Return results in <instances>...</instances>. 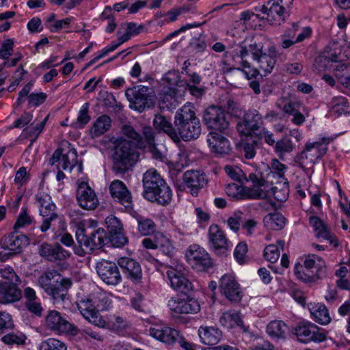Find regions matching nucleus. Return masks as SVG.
<instances>
[{
	"instance_id": "obj_1",
	"label": "nucleus",
	"mask_w": 350,
	"mask_h": 350,
	"mask_svg": "<svg viewBox=\"0 0 350 350\" xmlns=\"http://www.w3.org/2000/svg\"><path fill=\"white\" fill-rule=\"evenodd\" d=\"M142 181L143 196L146 200L161 206H167L172 202V191L156 170H148Z\"/></svg>"
},
{
	"instance_id": "obj_2",
	"label": "nucleus",
	"mask_w": 350,
	"mask_h": 350,
	"mask_svg": "<svg viewBox=\"0 0 350 350\" xmlns=\"http://www.w3.org/2000/svg\"><path fill=\"white\" fill-rule=\"evenodd\" d=\"M194 106L187 103L179 109L174 118L175 132L178 138L184 142L198 139L202 131L201 123L196 116Z\"/></svg>"
},
{
	"instance_id": "obj_3",
	"label": "nucleus",
	"mask_w": 350,
	"mask_h": 350,
	"mask_svg": "<svg viewBox=\"0 0 350 350\" xmlns=\"http://www.w3.org/2000/svg\"><path fill=\"white\" fill-rule=\"evenodd\" d=\"M112 148V170L115 174H124L136 162L138 154L132 142L122 137L111 139Z\"/></svg>"
},
{
	"instance_id": "obj_4",
	"label": "nucleus",
	"mask_w": 350,
	"mask_h": 350,
	"mask_svg": "<svg viewBox=\"0 0 350 350\" xmlns=\"http://www.w3.org/2000/svg\"><path fill=\"white\" fill-rule=\"evenodd\" d=\"M327 267L325 261L315 254L308 255L304 265L297 264L295 274L305 283H312L326 276Z\"/></svg>"
},
{
	"instance_id": "obj_5",
	"label": "nucleus",
	"mask_w": 350,
	"mask_h": 350,
	"mask_svg": "<svg viewBox=\"0 0 350 350\" xmlns=\"http://www.w3.org/2000/svg\"><path fill=\"white\" fill-rule=\"evenodd\" d=\"M263 44L260 42H254L248 46H241L240 51L237 53V57L241 60L250 53L254 60L259 64V68L266 74L271 73L276 63V51L274 46L269 48L268 53L262 51Z\"/></svg>"
},
{
	"instance_id": "obj_6",
	"label": "nucleus",
	"mask_w": 350,
	"mask_h": 350,
	"mask_svg": "<svg viewBox=\"0 0 350 350\" xmlns=\"http://www.w3.org/2000/svg\"><path fill=\"white\" fill-rule=\"evenodd\" d=\"M332 141V137H323L318 141L306 143L302 152L295 157V162L304 170L313 165L326 154L327 146Z\"/></svg>"
},
{
	"instance_id": "obj_7",
	"label": "nucleus",
	"mask_w": 350,
	"mask_h": 350,
	"mask_svg": "<svg viewBox=\"0 0 350 350\" xmlns=\"http://www.w3.org/2000/svg\"><path fill=\"white\" fill-rule=\"evenodd\" d=\"M106 237V232L103 228L89 231L84 228H78L76 239L79 247L74 249L75 253L79 256H84L86 254L85 249L90 251L99 250L104 246Z\"/></svg>"
},
{
	"instance_id": "obj_8",
	"label": "nucleus",
	"mask_w": 350,
	"mask_h": 350,
	"mask_svg": "<svg viewBox=\"0 0 350 350\" xmlns=\"http://www.w3.org/2000/svg\"><path fill=\"white\" fill-rule=\"evenodd\" d=\"M36 200L39 204L40 215L42 217L39 230L41 232H45L51 228L52 223L58 219L57 208L51 196L44 193H38L36 196ZM38 232V230L33 228L30 235L36 236Z\"/></svg>"
},
{
	"instance_id": "obj_9",
	"label": "nucleus",
	"mask_w": 350,
	"mask_h": 350,
	"mask_svg": "<svg viewBox=\"0 0 350 350\" xmlns=\"http://www.w3.org/2000/svg\"><path fill=\"white\" fill-rule=\"evenodd\" d=\"M152 90L145 85H137L126 90L125 95L129 100L131 107L139 112L146 108L153 106L152 99Z\"/></svg>"
},
{
	"instance_id": "obj_10",
	"label": "nucleus",
	"mask_w": 350,
	"mask_h": 350,
	"mask_svg": "<svg viewBox=\"0 0 350 350\" xmlns=\"http://www.w3.org/2000/svg\"><path fill=\"white\" fill-rule=\"evenodd\" d=\"M185 257L191 268L197 271H207L213 267V260L208 253L197 244L189 246Z\"/></svg>"
},
{
	"instance_id": "obj_11",
	"label": "nucleus",
	"mask_w": 350,
	"mask_h": 350,
	"mask_svg": "<svg viewBox=\"0 0 350 350\" xmlns=\"http://www.w3.org/2000/svg\"><path fill=\"white\" fill-rule=\"evenodd\" d=\"M203 122L208 129L224 132L229 126L225 111L220 107L212 105L206 108L203 113Z\"/></svg>"
},
{
	"instance_id": "obj_12",
	"label": "nucleus",
	"mask_w": 350,
	"mask_h": 350,
	"mask_svg": "<svg viewBox=\"0 0 350 350\" xmlns=\"http://www.w3.org/2000/svg\"><path fill=\"white\" fill-rule=\"evenodd\" d=\"M263 125L262 116L256 109H250L238 122L237 129L241 135L255 136Z\"/></svg>"
},
{
	"instance_id": "obj_13",
	"label": "nucleus",
	"mask_w": 350,
	"mask_h": 350,
	"mask_svg": "<svg viewBox=\"0 0 350 350\" xmlns=\"http://www.w3.org/2000/svg\"><path fill=\"white\" fill-rule=\"evenodd\" d=\"M45 321L46 327L55 332L65 333L72 336L78 334V328L64 318L57 310L49 311L45 318Z\"/></svg>"
},
{
	"instance_id": "obj_14",
	"label": "nucleus",
	"mask_w": 350,
	"mask_h": 350,
	"mask_svg": "<svg viewBox=\"0 0 350 350\" xmlns=\"http://www.w3.org/2000/svg\"><path fill=\"white\" fill-rule=\"evenodd\" d=\"M39 254L46 260L55 262L62 268H67L68 266L66 260L70 257V253L59 244L44 243L40 246Z\"/></svg>"
},
{
	"instance_id": "obj_15",
	"label": "nucleus",
	"mask_w": 350,
	"mask_h": 350,
	"mask_svg": "<svg viewBox=\"0 0 350 350\" xmlns=\"http://www.w3.org/2000/svg\"><path fill=\"white\" fill-rule=\"evenodd\" d=\"M96 272L107 285L115 286L122 281V277L116 264L112 261L102 260L96 263Z\"/></svg>"
},
{
	"instance_id": "obj_16",
	"label": "nucleus",
	"mask_w": 350,
	"mask_h": 350,
	"mask_svg": "<svg viewBox=\"0 0 350 350\" xmlns=\"http://www.w3.org/2000/svg\"><path fill=\"white\" fill-rule=\"evenodd\" d=\"M219 289L221 294L231 302L238 303L242 299L240 286L231 275L226 274L220 278Z\"/></svg>"
},
{
	"instance_id": "obj_17",
	"label": "nucleus",
	"mask_w": 350,
	"mask_h": 350,
	"mask_svg": "<svg viewBox=\"0 0 350 350\" xmlns=\"http://www.w3.org/2000/svg\"><path fill=\"white\" fill-rule=\"evenodd\" d=\"M76 198L80 207L85 210H94L98 205V200L94 191L86 182L79 183Z\"/></svg>"
},
{
	"instance_id": "obj_18",
	"label": "nucleus",
	"mask_w": 350,
	"mask_h": 350,
	"mask_svg": "<svg viewBox=\"0 0 350 350\" xmlns=\"http://www.w3.org/2000/svg\"><path fill=\"white\" fill-rule=\"evenodd\" d=\"M297 339L304 343L310 341L322 342L325 340L326 336L323 332H320V329L314 324L311 323H300L295 329Z\"/></svg>"
},
{
	"instance_id": "obj_19",
	"label": "nucleus",
	"mask_w": 350,
	"mask_h": 350,
	"mask_svg": "<svg viewBox=\"0 0 350 350\" xmlns=\"http://www.w3.org/2000/svg\"><path fill=\"white\" fill-rule=\"evenodd\" d=\"M226 173L233 180L241 181V177H244L247 182H252L255 187H262L266 183V177L260 168L255 170L254 172H251L247 176L239 167L226 165L225 167Z\"/></svg>"
},
{
	"instance_id": "obj_20",
	"label": "nucleus",
	"mask_w": 350,
	"mask_h": 350,
	"mask_svg": "<svg viewBox=\"0 0 350 350\" xmlns=\"http://www.w3.org/2000/svg\"><path fill=\"white\" fill-rule=\"evenodd\" d=\"M111 198L126 208H132L133 198L131 193L126 185L120 180H113L109 187Z\"/></svg>"
},
{
	"instance_id": "obj_21",
	"label": "nucleus",
	"mask_w": 350,
	"mask_h": 350,
	"mask_svg": "<svg viewBox=\"0 0 350 350\" xmlns=\"http://www.w3.org/2000/svg\"><path fill=\"white\" fill-rule=\"evenodd\" d=\"M171 287L183 293H187L193 290L192 282L188 279L185 273L177 268H171L166 272Z\"/></svg>"
},
{
	"instance_id": "obj_22",
	"label": "nucleus",
	"mask_w": 350,
	"mask_h": 350,
	"mask_svg": "<svg viewBox=\"0 0 350 350\" xmlns=\"http://www.w3.org/2000/svg\"><path fill=\"white\" fill-rule=\"evenodd\" d=\"M167 306L170 310L175 314H195L200 310L198 301L195 299H181L172 297Z\"/></svg>"
},
{
	"instance_id": "obj_23",
	"label": "nucleus",
	"mask_w": 350,
	"mask_h": 350,
	"mask_svg": "<svg viewBox=\"0 0 350 350\" xmlns=\"http://www.w3.org/2000/svg\"><path fill=\"white\" fill-rule=\"evenodd\" d=\"M77 307L81 314L90 323L98 327L103 326L104 321L96 309V301L88 297L81 299L77 302Z\"/></svg>"
},
{
	"instance_id": "obj_24",
	"label": "nucleus",
	"mask_w": 350,
	"mask_h": 350,
	"mask_svg": "<svg viewBox=\"0 0 350 350\" xmlns=\"http://www.w3.org/2000/svg\"><path fill=\"white\" fill-rule=\"evenodd\" d=\"M183 180L190 189L193 196H197L200 189L206 186L208 183L206 174L200 170L187 171L183 174Z\"/></svg>"
},
{
	"instance_id": "obj_25",
	"label": "nucleus",
	"mask_w": 350,
	"mask_h": 350,
	"mask_svg": "<svg viewBox=\"0 0 350 350\" xmlns=\"http://www.w3.org/2000/svg\"><path fill=\"white\" fill-rule=\"evenodd\" d=\"M118 265L123 269L126 277L134 284H138L142 282V270L140 265L136 260L124 257L118 261Z\"/></svg>"
},
{
	"instance_id": "obj_26",
	"label": "nucleus",
	"mask_w": 350,
	"mask_h": 350,
	"mask_svg": "<svg viewBox=\"0 0 350 350\" xmlns=\"http://www.w3.org/2000/svg\"><path fill=\"white\" fill-rule=\"evenodd\" d=\"M149 334L159 341L167 345H172L176 343L180 332L167 325H155L149 329Z\"/></svg>"
},
{
	"instance_id": "obj_27",
	"label": "nucleus",
	"mask_w": 350,
	"mask_h": 350,
	"mask_svg": "<svg viewBox=\"0 0 350 350\" xmlns=\"http://www.w3.org/2000/svg\"><path fill=\"white\" fill-rule=\"evenodd\" d=\"M28 244L29 239L27 236L13 232L5 237L1 243V246L4 250L12 252L16 255L20 254L23 247Z\"/></svg>"
},
{
	"instance_id": "obj_28",
	"label": "nucleus",
	"mask_w": 350,
	"mask_h": 350,
	"mask_svg": "<svg viewBox=\"0 0 350 350\" xmlns=\"http://www.w3.org/2000/svg\"><path fill=\"white\" fill-rule=\"evenodd\" d=\"M19 284L0 282V304H8L19 301L22 292L18 287Z\"/></svg>"
},
{
	"instance_id": "obj_29",
	"label": "nucleus",
	"mask_w": 350,
	"mask_h": 350,
	"mask_svg": "<svg viewBox=\"0 0 350 350\" xmlns=\"http://www.w3.org/2000/svg\"><path fill=\"white\" fill-rule=\"evenodd\" d=\"M208 238L215 251L218 254H224L228 247L226 237L218 225H211L208 230Z\"/></svg>"
},
{
	"instance_id": "obj_30",
	"label": "nucleus",
	"mask_w": 350,
	"mask_h": 350,
	"mask_svg": "<svg viewBox=\"0 0 350 350\" xmlns=\"http://www.w3.org/2000/svg\"><path fill=\"white\" fill-rule=\"evenodd\" d=\"M207 142L212 152L215 153L225 155L230 151L229 141L220 133L211 132L208 136Z\"/></svg>"
},
{
	"instance_id": "obj_31",
	"label": "nucleus",
	"mask_w": 350,
	"mask_h": 350,
	"mask_svg": "<svg viewBox=\"0 0 350 350\" xmlns=\"http://www.w3.org/2000/svg\"><path fill=\"white\" fill-rule=\"evenodd\" d=\"M310 224L314 228L318 238H323L329 241L334 247L338 246L336 237L332 236L327 225L319 217L311 216L309 218Z\"/></svg>"
},
{
	"instance_id": "obj_32",
	"label": "nucleus",
	"mask_w": 350,
	"mask_h": 350,
	"mask_svg": "<svg viewBox=\"0 0 350 350\" xmlns=\"http://www.w3.org/2000/svg\"><path fill=\"white\" fill-rule=\"evenodd\" d=\"M72 281L70 278H64L60 276L59 280H56L52 285L51 292L47 294L51 295L55 300L64 301L68 294V290L71 287Z\"/></svg>"
},
{
	"instance_id": "obj_33",
	"label": "nucleus",
	"mask_w": 350,
	"mask_h": 350,
	"mask_svg": "<svg viewBox=\"0 0 350 350\" xmlns=\"http://www.w3.org/2000/svg\"><path fill=\"white\" fill-rule=\"evenodd\" d=\"M198 335L201 342L207 345L217 344L221 338V332L213 327H200Z\"/></svg>"
},
{
	"instance_id": "obj_34",
	"label": "nucleus",
	"mask_w": 350,
	"mask_h": 350,
	"mask_svg": "<svg viewBox=\"0 0 350 350\" xmlns=\"http://www.w3.org/2000/svg\"><path fill=\"white\" fill-rule=\"evenodd\" d=\"M153 125L156 129L165 133L174 142H178V138L175 132L176 126H174V127L164 116L161 114L156 115L154 118Z\"/></svg>"
},
{
	"instance_id": "obj_35",
	"label": "nucleus",
	"mask_w": 350,
	"mask_h": 350,
	"mask_svg": "<svg viewBox=\"0 0 350 350\" xmlns=\"http://www.w3.org/2000/svg\"><path fill=\"white\" fill-rule=\"evenodd\" d=\"M219 322L222 325L227 328H232L234 326H238L240 327L245 332L248 331L247 327L243 324L240 312H224L221 317Z\"/></svg>"
},
{
	"instance_id": "obj_36",
	"label": "nucleus",
	"mask_w": 350,
	"mask_h": 350,
	"mask_svg": "<svg viewBox=\"0 0 350 350\" xmlns=\"http://www.w3.org/2000/svg\"><path fill=\"white\" fill-rule=\"evenodd\" d=\"M111 126V119L107 115L99 116L94 122L90 130L92 137L95 138L101 136L108 131Z\"/></svg>"
},
{
	"instance_id": "obj_37",
	"label": "nucleus",
	"mask_w": 350,
	"mask_h": 350,
	"mask_svg": "<svg viewBox=\"0 0 350 350\" xmlns=\"http://www.w3.org/2000/svg\"><path fill=\"white\" fill-rule=\"evenodd\" d=\"M315 321L322 325H327L331 321V317L327 307L322 304H314L309 308Z\"/></svg>"
},
{
	"instance_id": "obj_38",
	"label": "nucleus",
	"mask_w": 350,
	"mask_h": 350,
	"mask_svg": "<svg viewBox=\"0 0 350 350\" xmlns=\"http://www.w3.org/2000/svg\"><path fill=\"white\" fill-rule=\"evenodd\" d=\"M156 249L170 258H173L176 252L171 241L162 233L157 234Z\"/></svg>"
},
{
	"instance_id": "obj_39",
	"label": "nucleus",
	"mask_w": 350,
	"mask_h": 350,
	"mask_svg": "<svg viewBox=\"0 0 350 350\" xmlns=\"http://www.w3.org/2000/svg\"><path fill=\"white\" fill-rule=\"evenodd\" d=\"M288 331L287 325L282 321H272L267 326V334L273 338H284Z\"/></svg>"
},
{
	"instance_id": "obj_40",
	"label": "nucleus",
	"mask_w": 350,
	"mask_h": 350,
	"mask_svg": "<svg viewBox=\"0 0 350 350\" xmlns=\"http://www.w3.org/2000/svg\"><path fill=\"white\" fill-rule=\"evenodd\" d=\"M285 221L284 217L278 212L267 214L263 219L265 226L274 230L283 228L285 225Z\"/></svg>"
},
{
	"instance_id": "obj_41",
	"label": "nucleus",
	"mask_w": 350,
	"mask_h": 350,
	"mask_svg": "<svg viewBox=\"0 0 350 350\" xmlns=\"http://www.w3.org/2000/svg\"><path fill=\"white\" fill-rule=\"evenodd\" d=\"M295 149V145L288 137H284L277 140L274 146V150L279 158L284 160L286 154L292 152Z\"/></svg>"
},
{
	"instance_id": "obj_42",
	"label": "nucleus",
	"mask_w": 350,
	"mask_h": 350,
	"mask_svg": "<svg viewBox=\"0 0 350 350\" xmlns=\"http://www.w3.org/2000/svg\"><path fill=\"white\" fill-rule=\"evenodd\" d=\"M121 133L124 136L131 139L135 147L138 148H145V142L143 140L142 136L131 125H122Z\"/></svg>"
},
{
	"instance_id": "obj_43",
	"label": "nucleus",
	"mask_w": 350,
	"mask_h": 350,
	"mask_svg": "<svg viewBox=\"0 0 350 350\" xmlns=\"http://www.w3.org/2000/svg\"><path fill=\"white\" fill-rule=\"evenodd\" d=\"M61 275L56 271H49L43 273L38 278V284L47 293L51 292L52 285L56 280L60 279Z\"/></svg>"
},
{
	"instance_id": "obj_44",
	"label": "nucleus",
	"mask_w": 350,
	"mask_h": 350,
	"mask_svg": "<svg viewBox=\"0 0 350 350\" xmlns=\"http://www.w3.org/2000/svg\"><path fill=\"white\" fill-rule=\"evenodd\" d=\"M77 163V152L74 148H69L66 152L62 153V161L59 163L60 167L64 170L71 171Z\"/></svg>"
},
{
	"instance_id": "obj_45",
	"label": "nucleus",
	"mask_w": 350,
	"mask_h": 350,
	"mask_svg": "<svg viewBox=\"0 0 350 350\" xmlns=\"http://www.w3.org/2000/svg\"><path fill=\"white\" fill-rule=\"evenodd\" d=\"M137 220L138 230L142 235L147 236L152 234L155 231L156 225L152 219L139 217L137 218Z\"/></svg>"
},
{
	"instance_id": "obj_46",
	"label": "nucleus",
	"mask_w": 350,
	"mask_h": 350,
	"mask_svg": "<svg viewBox=\"0 0 350 350\" xmlns=\"http://www.w3.org/2000/svg\"><path fill=\"white\" fill-rule=\"evenodd\" d=\"M271 191L274 198L278 202H284L287 200L288 196V184L286 180L282 184L273 186L271 188Z\"/></svg>"
},
{
	"instance_id": "obj_47",
	"label": "nucleus",
	"mask_w": 350,
	"mask_h": 350,
	"mask_svg": "<svg viewBox=\"0 0 350 350\" xmlns=\"http://www.w3.org/2000/svg\"><path fill=\"white\" fill-rule=\"evenodd\" d=\"M48 118L49 116H46L40 123L37 124L34 126H28L25 128L23 131V135L25 137H33L31 139V143L35 142V140L43 131Z\"/></svg>"
},
{
	"instance_id": "obj_48",
	"label": "nucleus",
	"mask_w": 350,
	"mask_h": 350,
	"mask_svg": "<svg viewBox=\"0 0 350 350\" xmlns=\"http://www.w3.org/2000/svg\"><path fill=\"white\" fill-rule=\"evenodd\" d=\"M39 350H67V347L62 341L50 338L40 343Z\"/></svg>"
},
{
	"instance_id": "obj_49",
	"label": "nucleus",
	"mask_w": 350,
	"mask_h": 350,
	"mask_svg": "<svg viewBox=\"0 0 350 350\" xmlns=\"http://www.w3.org/2000/svg\"><path fill=\"white\" fill-rule=\"evenodd\" d=\"M33 221V218L27 212V208H22L21 211L18 216V218L14 224V228L15 230L21 228H24L27 226L31 224Z\"/></svg>"
},
{
	"instance_id": "obj_50",
	"label": "nucleus",
	"mask_w": 350,
	"mask_h": 350,
	"mask_svg": "<svg viewBox=\"0 0 350 350\" xmlns=\"http://www.w3.org/2000/svg\"><path fill=\"white\" fill-rule=\"evenodd\" d=\"M26 339V336L21 332H12L3 336L1 340L4 343L8 345L16 344L21 345L25 344Z\"/></svg>"
},
{
	"instance_id": "obj_51",
	"label": "nucleus",
	"mask_w": 350,
	"mask_h": 350,
	"mask_svg": "<svg viewBox=\"0 0 350 350\" xmlns=\"http://www.w3.org/2000/svg\"><path fill=\"white\" fill-rule=\"evenodd\" d=\"M109 239L113 246L120 247L124 246L127 242L128 239L124 236L123 230L114 232V233L109 234Z\"/></svg>"
},
{
	"instance_id": "obj_52",
	"label": "nucleus",
	"mask_w": 350,
	"mask_h": 350,
	"mask_svg": "<svg viewBox=\"0 0 350 350\" xmlns=\"http://www.w3.org/2000/svg\"><path fill=\"white\" fill-rule=\"evenodd\" d=\"M105 224L109 234L122 230L123 226L120 219L114 215H109L105 219Z\"/></svg>"
},
{
	"instance_id": "obj_53",
	"label": "nucleus",
	"mask_w": 350,
	"mask_h": 350,
	"mask_svg": "<svg viewBox=\"0 0 350 350\" xmlns=\"http://www.w3.org/2000/svg\"><path fill=\"white\" fill-rule=\"evenodd\" d=\"M0 277L8 280L9 283L16 282L21 284V282L19 276L11 267L0 269Z\"/></svg>"
},
{
	"instance_id": "obj_54",
	"label": "nucleus",
	"mask_w": 350,
	"mask_h": 350,
	"mask_svg": "<svg viewBox=\"0 0 350 350\" xmlns=\"http://www.w3.org/2000/svg\"><path fill=\"white\" fill-rule=\"evenodd\" d=\"M240 64L243 67L241 71L243 72L248 80L256 79L262 76L256 68H251L250 64L245 59L241 60Z\"/></svg>"
},
{
	"instance_id": "obj_55",
	"label": "nucleus",
	"mask_w": 350,
	"mask_h": 350,
	"mask_svg": "<svg viewBox=\"0 0 350 350\" xmlns=\"http://www.w3.org/2000/svg\"><path fill=\"white\" fill-rule=\"evenodd\" d=\"M163 81L170 86L177 85L182 87L180 82L183 80H180L179 72L177 70H171L167 72L163 77Z\"/></svg>"
},
{
	"instance_id": "obj_56",
	"label": "nucleus",
	"mask_w": 350,
	"mask_h": 350,
	"mask_svg": "<svg viewBox=\"0 0 350 350\" xmlns=\"http://www.w3.org/2000/svg\"><path fill=\"white\" fill-rule=\"evenodd\" d=\"M264 256L267 260L271 263L277 262L280 257V252L277 246L269 245L264 250Z\"/></svg>"
},
{
	"instance_id": "obj_57",
	"label": "nucleus",
	"mask_w": 350,
	"mask_h": 350,
	"mask_svg": "<svg viewBox=\"0 0 350 350\" xmlns=\"http://www.w3.org/2000/svg\"><path fill=\"white\" fill-rule=\"evenodd\" d=\"M333 72L335 77L340 82V77H347L350 74V62L339 63L333 67Z\"/></svg>"
},
{
	"instance_id": "obj_58",
	"label": "nucleus",
	"mask_w": 350,
	"mask_h": 350,
	"mask_svg": "<svg viewBox=\"0 0 350 350\" xmlns=\"http://www.w3.org/2000/svg\"><path fill=\"white\" fill-rule=\"evenodd\" d=\"M286 169V165L280 162L279 160L276 159H272L271 168H269L268 166L266 167L267 172H269L271 170L278 176L279 178H282L284 181L286 180L284 178V170Z\"/></svg>"
},
{
	"instance_id": "obj_59",
	"label": "nucleus",
	"mask_w": 350,
	"mask_h": 350,
	"mask_svg": "<svg viewBox=\"0 0 350 350\" xmlns=\"http://www.w3.org/2000/svg\"><path fill=\"white\" fill-rule=\"evenodd\" d=\"M13 327L14 323L11 315L5 312H0V334Z\"/></svg>"
},
{
	"instance_id": "obj_60",
	"label": "nucleus",
	"mask_w": 350,
	"mask_h": 350,
	"mask_svg": "<svg viewBox=\"0 0 350 350\" xmlns=\"http://www.w3.org/2000/svg\"><path fill=\"white\" fill-rule=\"evenodd\" d=\"M267 5H269V10L271 12V17H274V14H277L280 18L284 20V14L285 8L275 0H269L267 2Z\"/></svg>"
},
{
	"instance_id": "obj_61",
	"label": "nucleus",
	"mask_w": 350,
	"mask_h": 350,
	"mask_svg": "<svg viewBox=\"0 0 350 350\" xmlns=\"http://www.w3.org/2000/svg\"><path fill=\"white\" fill-rule=\"evenodd\" d=\"M182 87L189 92V93L196 98L201 97L205 92V89L203 87H198L196 85H191L187 81H182Z\"/></svg>"
},
{
	"instance_id": "obj_62",
	"label": "nucleus",
	"mask_w": 350,
	"mask_h": 350,
	"mask_svg": "<svg viewBox=\"0 0 350 350\" xmlns=\"http://www.w3.org/2000/svg\"><path fill=\"white\" fill-rule=\"evenodd\" d=\"M14 42L12 39H7L1 45L0 49V58L8 59L13 53Z\"/></svg>"
},
{
	"instance_id": "obj_63",
	"label": "nucleus",
	"mask_w": 350,
	"mask_h": 350,
	"mask_svg": "<svg viewBox=\"0 0 350 350\" xmlns=\"http://www.w3.org/2000/svg\"><path fill=\"white\" fill-rule=\"evenodd\" d=\"M148 150L152 154V158L156 160L163 161L165 159V151L163 146H159L154 144L148 147Z\"/></svg>"
},
{
	"instance_id": "obj_64",
	"label": "nucleus",
	"mask_w": 350,
	"mask_h": 350,
	"mask_svg": "<svg viewBox=\"0 0 350 350\" xmlns=\"http://www.w3.org/2000/svg\"><path fill=\"white\" fill-rule=\"evenodd\" d=\"M100 98L103 100V105L106 108L117 107V102L115 96L107 91L100 92Z\"/></svg>"
}]
</instances>
